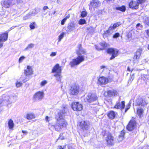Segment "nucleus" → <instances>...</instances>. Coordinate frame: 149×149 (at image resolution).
<instances>
[{"mask_svg":"<svg viewBox=\"0 0 149 149\" xmlns=\"http://www.w3.org/2000/svg\"><path fill=\"white\" fill-rule=\"evenodd\" d=\"M125 106V102L123 101L121 103L120 102L117 103L114 107V108L119 109L122 110L124 108Z\"/></svg>","mask_w":149,"mask_h":149,"instance_id":"f3484780","label":"nucleus"},{"mask_svg":"<svg viewBox=\"0 0 149 149\" xmlns=\"http://www.w3.org/2000/svg\"><path fill=\"white\" fill-rule=\"evenodd\" d=\"M54 76L56 77V80L58 82L61 81V73H56L54 74Z\"/></svg>","mask_w":149,"mask_h":149,"instance_id":"393cba45","label":"nucleus"},{"mask_svg":"<svg viewBox=\"0 0 149 149\" xmlns=\"http://www.w3.org/2000/svg\"><path fill=\"white\" fill-rule=\"evenodd\" d=\"M87 14V13L86 11H83L81 13V16L82 17H84L86 16Z\"/></svg>","mask_w":149,"mask_h":149,"instance_id":"ea45409f","label":"nucleus"},{"mask_svg":"<svg viewBox=\"0 0 149 149\" xmlns=\"http://www.w3.org/2000/svg\"><path fill=\"white\" fill-rule=\"evenodd\" d=\"M125 133V132L124 130L122 131L120 135L119 136V137L121 138L122 139H123V138Z\"/></svg>","mask_w":149,"mask_h":149,"instance_id":"e433bc0d","label":"nucleus"},{"mask_svg":"<svg viewBox=\"0 0 149 149\" xmlns=\"http://www.w3.org/2000/svg\"><path fill=\"white\" fill-rule=\"evenodd\" d=\"M97 97L96 95L90 93L87 96L85 100L88 102L90 103L96 101L97 100Z\"/></svg>","mask_w":149,"mask_h":149,"instance_id":"20e7f679","label":"nucleus"},{"mask_svg":"<svg viewBox=\"0 0 149 149\" xmlns=\"http://www.w3.org/2000/svg\"><path fill=\"white\" fill-rule=\"evenodd\" d=\"M49 119V117L48 116H46L45 117V120L46 121H49V120H48Z\"/></svg>","mask_w":149,"mask_h":149,"instance_id":"69168bd1","label":"nucleus"},{"mask_svg":"<svg viewBox=\"0 0 149 149\" xmlns=\"http://www.w3.org/2000/svg\"><path fill=\"white\" fill-rule=\"evenodd\" d=\"M25 58V57L23 56L20 57L19 59V62H21Z\"/></svg>","mask_w":149,"mask_h":149,"instance_id":"3c124183","label":"nucleus"},{"mask_svg":"<svg viewBox=\"0 0 149 149\" xmlns=\"http://www.w3.org/2000/svg\"><path fill=\"white\" fill-rule=\"evenodd\" d=\"M10 97L7 95H3L2 96L1 99H0V107L5 103H9Z\"/></svg>","mask_w":149,"mask_h":149,"instance_id":"39448f33","label":"nucleus"},{"mask_svg":"<svg viewBox=\"0 0 149 149\" xmlns=\"http://www.w3.org/2000/svg\"><path fill=\"white\" fill-rule=\"evenodd\" d=\"M22 83L20 81H19V80H18L16 83V86L17 88H19L22 85Z\"/></svg>","mask_w":149,"mask_h":149,"instance_id":"473e14b6","label":"nucleus"},{"mask_svg":"<svg viewBox=\"0 0 149 149\" xmlns=\"http://www.w3.org/2000/svg\"><path fill=\"white\" fill-rule=\"evenodd\" d=\"M35 45L33 43H30L28 45L27 47L24 49L25 51H27L30 49H31L34 47Z\"/></svg>","mask_w":149,"mask_h":149,"instance_id":"c85d7f7f","label":"nucleus"},{"mask_svg":"<svg viewBox=\"0 0 149 149\" xmlns=\"http://www.w3.org/2000/svg\"><path fill=\"white\" fill-rule=\"evenodd\" d=\"M57 149H64L63 148H62L61 146H59L57 147Z\"/></svg>","mask_w":149,"mask_h":149,"instance_id":"680f3d73","label":"nucleus"},{"mask_svg":"<svg viewBox=\"0 0 149 149\" xmlns=\"http://www.w3.org/2000/svg\"><path fill=\"white\" fill-rule=\"evenodd\" d=\"M1 5L2 6L5 8H8L10 6L9 3L7 1H2Z\"/></svg>","mask_w":149,"mask_h":149,"instance_id":"cd10ccee","label":"nucleus"},{"mask_svg":"<svg viewBox=\"0 0 149 149\" xmlns=\"http://www.w3.org/2000/svg\"><path fill=\"white\" fill-rule=\"evenodd\" d=\"M44 93L43 92L39 91L36 93L34 96V99L36 100H41L43 97Z\"/></svg>","mask_w":149,"mask_h":149,"instance_id":"ddd939ff","label":"nucleus"},{"mask_svg":"<svg viewBox=\"0 0 149 149\" xmlns=\"http://www.w3.org/2000/svg\"><path fill=\"white\" fill-rule=\"evenodd\" d=\"M100 4V1L98 0H93L91 2L89 6V9L91 10V7L95 8L99 7Z\"/></svg>","mask_w":149,"mask_h":149,"instance_id":"9b49d317","label":"nucleus"},{"mask_svg":"<svg viewBox=\"0 0 149 149\" xmlns=\"http://www.w3.org/2000/svg\"><path fill=\"white\" fill-rule=\"evenodd\" d=\"M118 94L117 92L116 91L113 90V91H112V96L114 95L115 96V95H117Z\"/></svg>","mask_w":149,"mask_h":149,"instance_id":"09e8293b","label":"nucleus"},{"mask_svg":"<svg viewBox=\"0 0 149 149\" xmlns=\"http://www.w3.org/2000/svg\"><path fill=\"white\" fill-rule=\"evenodd\" d=\"M105 95L107 96L108 98L111 97L112 96V91L109 90L105 93Z\"/></svg>","mask_w":149,"mask_h":149,"instance_id":"7c9ffc66","label":"nucleus"},{"mask_svg":"<svg viewBox=\"0 0 149 149\" xmlns=\"http://www.w3.org/2000/svg\"><path fill=\"white\" fill-rule=\"evenodd\" d=\"M145 23L148 25H149V17L147 18V19H146Z\"/></svg>","mask_w":149,"mask_h":149,"instance_id":"13d9d810","label":"nucleus"},{"mask_svg":"<svg viewBox=\"0 0 149 149\" xmlns=\"http://www.w3.org/2000/svg\"><path fill=\"white\" fill-rule=\"evenodd\" d=\"M57 52H52L50 54V56H55Z\"/></svg>","mask_w":149,"mask_h":149,"instance_id":"864d4df0","label":"nucleus"},{"mask_svg":"<svg viewBox=\"0 0 149 149\" xmlns=\"http://www.w3.org/2000/svg\"><path fill=\"white\" fill-rule=\"evenodd\" d=\"M8 126L9 129H13L14 127V124L12 119L9 120L8 122Z\"/></svg>","mask_w":149,"mask_h":149,"instance_id":"a878e982","label":"nucleus"},{"mask_svg":"<svg viewBox=\"0 0 149 149\" xmlns=\"http://www.w3.org/2000/svg\"><path fill=\"white\" fill-rule=\"evenodd\" d=\"M70 17V15H68V16H67L65 18H66L67 19L68 18H69Z\"/></svg>","mask_w":149,"mask_h":149,"instance_id":"774afa93","label":"nucleus"},{"mask_svg":"<svg viewBox=\"0 0 149 149\" xmlns=\"http://www.w3.org/2000/svg\"><path fill=\"white\" fill-rule=\"evenodd\" d=\"M63 134H61L60 135L59 137L58 138V139H61V140H63L64 139V138L62 136Z\"/></svg>","mask_w":149,"mask_h":149,"instance_id":"4d7b16f0","label":"nucleus"},{"mask_svg":"<svg viewBox=\"0 0 149 149\" xmlns=\"http://www.w3.org/2000/svg\"><path fill=\"white\" fill-rule=\"evenodd\" d=\"M120 34L118 33H116L113 36V37L114 38H116L120 36Z\"/></svg>","mask_w":149,"mask_h":149,"instance_id":"79ce46f5","label":"nucleus"},{"mask_svg":"<svg viewBox=\"0 0 149 149\" xmlns=\"http://www.w3.org/2000/svg\"><path fill=\"white\" fill-rule=\"evenodd\" d=\"M90 123L87 121H82L80 123V127L83 130H88L90 126Z\"/></svg>","mask_w":149,"mask_h":149,"instance_id":"0eeeda50","label":"nucleus"},{"mask_svg":"<svg viewBox=\"0 0 149 149\" xmlns=\"http://www.w3.org/2000/svg\"><path fill=\"white\" fill-rule=\"evenodd\" d=\"M77 27L76 25L73 23H70L68 25L67 29L68 31L71 32L76 29Z\"/></svg>","mask_w":149,"mask_h":149,"instance_id":"6ab92c4d","label":"nucleus"},{"mask_svg":"<svg viewBox=\"0 0 149 149\" xmlns=\"http://www.w3.org/2000/svg\"><path fill=\"white\" fill-rule=\"evenodd\" d=\"M61 67L58 64H56L53 68L52 72L53 73H61Z\"/></svg>","mask_w":149,"mask_h":149,"instance_id":"4468645a","label":"nucleus"},{"mask_svg":"<svg viewBox=\"0 0 149 149\" xmlns=\"http://www.w3.org/2000/svg\"><path fill=\"white\" fill-rule=\"evenodd\" d=\"M35 22H33L31 23L29 26L30 28L32 29H34L35 28Z\"/></svg>","mask_w":149,"mask_h":149,"instance_id":"a19ab883","label":"nucleus"},{"mask_svg":"<svg viewBox=\"0 0 149 149\" xmlns=\"http://www.w3.org/2000/svg\"><path fill=\"white\" fill-rule=\"evenodd\" d=\"M47 83V81L46 80H44L42 81L40 84V85L41 86H45Z\"/></svg>","mask_w":149,"mask_h":149,"instance_id":"a18cd8bd","label":"nucleus"},{"mask_svg":"<svg viewBox=\"0 0 149 149\" xmlns=\"http://www.w3.org/2000/svg\"><path fill=\"white\" fill-rule=\"evenodd\" d=\"M107 116L110 119L112 118V111H110L107 114Z\"/></svg>","mask_w":149,"mask_h":149,"instance_id":"c03bdc74","label":"nucleus"},{"mask_svg":"<svg viewBox=\"0 0 149 149\" xmlns=\"http://www.w3.org/2000/svg\"><path fill=\"white\" fill-rule=\"evenodd\" d=\"M130 104H127L126 107V108L125 110V113L127 111L130 109Z\"/></svg>","mask_w":149,"mask_h":149,"instance_id":"49530a36","label":"nucleus"},{"mask_svg":"<svg viewBox=\"0 0 149 149\" xmlns=\"http://www.w3.org/2000/svg\"><path fill=\"white\" fill-rule=\"evenodd\" d=\"M146 33L148 36H149V29L148 30L146 31Z\"/></svg>","mask_w":149,"mask_h":149,"instance_id":"338daca9","label":"nucleus"},{"mask_svg":"<svg viewBox=\"0 0 149 149\" xmlns=\"http://www.w3.org/2000/svg\"><path fill=\"white\" fill-rule=\"evenodd\" d=\"M139 6V3L136 1H132L129 4V7L130 8L135 9H137L138 8Z\"/></svg>","mask_w":149,"mask_h":149,"instance_id":"2eb2a0df","label":"nucleus"},{"mask_svg":"<svg viewBox=\"0 0 149 149\" xmlns=\"http://www.w3.org/2000/svg\"><path fill=\"white\" fill-rule=\"evenodd\" d=\"M118 50L117 49L112 48V59L118 56Z\"/></svg>","mask_w":149,"mask_h":149,"instance_id":"412c9836","label":"nucleus"},{"mask_svg":"<svg viewBox=\"0 0 149 149\" xmlns=\"http://www.w3.org/2000/svg\"><path fill=\"white\" fill-rule=\"evenodd\" d=\"M134 77V74H132V75H131L130 77V79L128 81V83H129L130 82V83H131L133 80Z\"/></svg>","mask_w":149,"mask_h":149,"instance_id":"f704fd0d","label":"nucleus"},{"mask_svg":"<svg viewBox=\"0 0 149 149\" xmlns=\"http://www.w3.org/2000/svg\"><path fill=\"white\" fill-rule=\"evenodd\" d=\"M116 9L117 10H119L122 12H124L126 10V8L125 6H123L120 7H117Z\"/></svg>","mask_w":149,"mask_h":149,"instance_id":"c756f323","label":"nucleus"},{"mask_svg":"<svg viewBox=\"0 0 149 149\" xmlns=\"http://www.w3.org/2000/svg\"><path fill=\"white\" fill-rule=\"evenodd\" d=\"M79 88L78 86L76 84L72 85L70 89V93L74 95H77L79 93Z\"/></svg>","mask_w":149,"mask_h":149,"instance_id":"7ed1b4c3","label":"nucleus"},{"mask_svg":"<svg viewBox=\"0 0 149 149\" xmlns=\"http://www.w3.org/2000/svg\"><path fill=\"white\" fill-rule=\"evenodd\" d=\"M121 24L120 22H118L115 23L112 26V29H114L117 27H118Z\"/></svg>","mask_w":149,"mask_h":149,"instance_id":"2f4dec72","label":"nucleus"},{"mask_svg":"<svg viewBox=\"0 0 149 149\" xmlns=\"http://www.w3.org/2000/svg\"><path fill=\"white\" fill-rule=\"evenodd\" d=\"M109 82L108 78L104 77H101L98 79L97 84L100 85H104L107 84Z\"/></svg>","mask_w":149,"mask_h":149,"instance_id":"9d476101","label":"nucleus"},{"mask_svg":"<svg viewBox=\"0 0 149 149\" xmlns=\"http://www.w3.org/2000/svg\"><path fill=\"white\" fill-rule=\"evenodd\" d=\"M107 51L108 54H112V48H108L107 49Z\"/></svg>","mask_w":149,"mask_h":149,"instance_id":"8fccbe9b","label":"nucleus"},{"mask_svg":"<svg viewBox=\"0 0 149 149\" xmlns=\"http://www.w3.org/2000/svg\"><path fill=\"white\" fill-rule=\"evenodd\" d=\"M143 50L141 48L137 49L136 52L135 53L133 57L134 62L135 63L136 61L139 59L142 53Z\"/></svg>","mask_w":149,"mask_h":149,"instance_id":"1a4fd4ad","label":"nucleus"},{"mask_svg":"<svg viewBox=\"0 0 149 149\" xmlns=\"http://www.w3.org/2000/svg\"><path fill=\"white\" fill-rule=\"evenodd\" d=\"M22 132L24 133V134H27V132L26 131H24V130H22Z\"/></svg>","mask_w":149,"mask_h":149,"instance_id":"0e129e2a","label":"nucleus"},{"mask_svg":"<svg viewBox=\"0 0 149 149\" xmlns=\"http://www.w3.org/2000/svg\"><path fill=\"white\" fill-rule=\"evenodd\" d=\"M25 117L29 120H31L35 118V114L33 113H29L27 114L26 115Z\"/></svg>","mask_w":149,"mask_h":149,"instance_id":"4be33fe9","label":"nucleus"},{"mask_svg":"<svg viewBox=\"0 0 149 149\" xmlns=\"http://www.w3.org/2000/svg\"><path fill=\"white\" fill-rule=\"evenodd\" d=\"M67 111L66 109L64 108L62 111L58 112L56 116V118L57 120L56 123L55 125H52L56 131H59L63 127L66 126L67 122L63 118L67 115Z\"/></svg>","mask_w":149,"mask_h":149,"instance_id":"f257e3e1","label":"nucleus"},{"mask_svg":"<svg viewBox=\"0 0 149 149\" xmlns=\"http://www.w3.org/2000/svg\"><path fill=\"white\" fill-rule=\"evenodd\" d=\"M143 26L140 23L137 24L136 26V28L138 30H141Z\"/></svg>","mask_w":149,"mask_h":149,"instance_id":"58836bf2","label":"nucleus"},{"mask_svg":"<svg viewBox=\"0 0 149 149\" xmlns=\"http://www.w3.org/2000/svg\"><path fill=\"white\" fill-rule=\"evenodd\" d=\"M66 20V18H64V19H63L61 21V24L62 25H64Z\"/></svg>","mask_w":149,"mask_h":149,"instance_id":"de8ad7c7","label":"nucleus"},{"mask_svg":"<svg viewBox=\"0 0 149 149\" xmlns=\"http://www.w3.org/2000/svg\"><path fill=\"white\" fill-rule=\"evenodd\" d=\"M101 69H103V70H108L106 66L104 65H102L100 67ZM108 71H109V70H108Z\"/></svg>","mask_w":149,"mask_h":149,"instance_id":"603ef678","label":"nucleus"},{"mask_svg":"<svg viewBox=\"0 0 149 149\" xmlns=\"http://www.w3.org/2000/svg\"><path fill=\"white\" fill-rule=\"evenodd\" d=\"M78 49L77 50V53L78 56L76 58L73 59L70 62V65L71 67L78 65L84 60V56L82 55L85 54L86 51L82 47L81 44L78 45Z\"/></svg>","mask_w":149,"mask_h":149,"instance_id":"f03ea898","label":"nucleus"},{"mask_svg":"<svg viewBox=\"0 0 149 149\" xmlns=\"http://www.w3.org/2000/svg\"><path fill=\"white\" fill-rule=\"evenodd\" d=\"M21 2H22L23 3H24L25 2H27L28 1V0H20Z\"/></svg>","mask_w":149,"mask_h":149,"instance_id":"e2e57ef3","label":"nucleus"},{"mask_svg":"<svg viewBox=\"0 0 149 149\" xmlns=\"http://www.w3.org/2000/svg\"><path fill=\"white\" fill-rule=\"evenodd\" d=\"M107 145L109 146L112 145V135L111 134H108L106 139Z\"/></svg>","mask_w":149,"mask_h":149,"instance_id":"aec40b11","label":"nucleus"},{"mask_svg":"<svg viewBox=\"0 0 149 149\" xmlns=\"http://www.w3.org/2000/svg\"><path fill=\"white\" fill-rule=\"evenodd\" d=\"M71 107L73 110L77 111H80L82 109V105L79 102H72Z\"/></svg>","mask_w":149,"mask_h":149,"instance_id":"423d86ee","label":"nucleus"},{"mask_svg":"<svg viewBox=\"0 0 149 149\" xmlns=\"http://www.w3.org/2000/svg\"><path fill=\"white\" fill-rule=\"evenodd\" d=\"M143 110L142 108H140L139 109L138 108L137 109V113L140 118H141V115L143 113Z\"/></svg>","mask_w":149,"mask_h":149,"instance_id":"bb28decb","label":"nucleus"},{"mask_svg":"<svg viewBox=\"0 0 149 149\" xmlns=\"http://www.w3.org/2000/svg\"><path fill=\"white\" fill-rule=\"evenodd\" d=\"M64 33L63 32L58 36V42L61 41V39L63 38L64 35Z\"/></svg>","mask_w":149,"mask_h":149,"instance_id":"c9c22d12","label":"nucleus"},{"mask_svg":"<svg viewBox=\"0 0 149 149\" xmlns=\"http://www.w3.org/2000/svg\"><path fill=\"white\" fill-rule=\"evenodd\" d=\"M135 104L136 106H144L146 105L145 101L140 97L139 98L136 100Z\"/></svg>","mask_w":149,"mask_h":149,"instance_id":"dca6fc26","label":"nucleus"},{"mask_svg":"<svg viewBox=\"0 0 149 149\" xmlns=\"http://www.w3.org/2000/svg\"><path fill=\"white\" fill-rule=\"evenodd\" d=\"M86 23V20L84 19H81L79 22V24L81 25H82L85 24Z\"/></svg>","mask_w":149,"mask_h":149,"instance_id":"72a5a7b5","label":"nucleus"},{"mask_svg":"<svg viewBox=\"0 0 149 149\" xmlns=\"http://www.w3.org/2000/svg\"><path fill=\"white\" fill-rule=\"evenodd\" d=\"M31 15V14H27L26 16L24 17V19H27L28 18V17L30 16Z\"/></svg>","mask_w":149,"mask_h":149,"instance_id":"6e6d98bb","label":"nucleus"},{"mask_svg":"<svg viewBox=\"0 0 149 149\" xmlns=\"http://www.w3.org/2000/svg\"><path fill=\"white\" fill-rule=\"evenodd\" d=\"M8 33H5L2 34H0V43L6 41L8 38Z\"/></svg>","mask_w":149,"mask_h":149,"instance_id":"a211bd4d","label":"nucleus"},{"mask_svg":"<svg viewBox=\"0 0 149 149\" xmlns=\"http://www.w3.org/2000/svg\"><path fill=\"white\" fill-rule=\"evenodd\" d=\"M118 115L116 112L112 111V119L118 117Z\"/></svg>","mask_w":149,"mask_h":149,"instance_id":"4c0bfd02","label":"nucleus"},{"mask_svg":"<svg viewBox=\"0 0 149 149\" xmlns=\"http://www.w3.org/2000/svg\"><path fill=\"white\" fill-rule=\"evenodd\" d=\"M146 0H137V1L139 3H143Z\"/></svg>","mask_w":149,"mask_h":149,"instance_id":"5fc2aeb1","label":"nucleus"},{"mask_svg":"<svg viewBox=\"0 0 149 149\" xmlns=\"http://www.w3.org/2000/svg\"><path fill=\"white\" fill-rule=\"evenodd\" d=\"M48 9H49V8L47 6H44L43 8V10H46Z\"/></svg>","mask_w":149,"mask_h":149,"instance_id":"052dcab7","label":"nucleus"},{"mask_svg":"<svg viewBox=\"0 0 149 149\" xmlns=\"http://www.w3.org/2000/svg\"><path fill=\"white\" fill-rule=\"evenodd\" d=\"M136 126V122L134 120H131L127 125V130L130 131L133 130Z\"/></svg>","mask_w":149,"mask_h":149,"instance_id":"6e6552de","label":"nucleus"},{"mask_svg":"<svg viewBox=\"0 0 149 149\" xmlns=\"http://www.w3.org/2000/svg\"><path fill=\"white\" fill-rule=\"evenodd\" d=\"M100 45L102 47V48H101V50L104 49L107 47L109 46V44L106 43V42L104 41L100 42Z\"/></svg>","mask_w":149,"mask_h":149,"instance_id":"5701e85b","label":"nucleus"},{"mask_svg":"<svg viewBox=\"0 0 149 149\" xmlns=\"http://www.w3.org/2000/svg\"><path fill=\"white\" fill-rule=\"evenodd\" d=\"M33 73V69L30 66L28 65L27 68L24 70V74L27 77H29V76L31 75Z\"/></svg>","mask_w":149,"mask_h":149,"instance_id":"f8f14e48","label":"nucleus"},{"mask_svg":"<svg viewBox=\"0 0 149 149\" xmlns=\"http://www.w3.org/2000/svg\"><path fill=\"white\" fill-rule=\"evenodd\" d=\"M95 47L96 49L98 51L101 50V48H100L99 47L96 45H95Z\"/></svg>","mask_w":149,"mask_h":149,"instance_id":"bf43d9fd","label":"nucleus"},{"mask_svg":"<svg viewBox=\"0 0 149 149\" xmlns=\"http://www.w3.org/2000/svg\"><path fill=\"white\" fill-rule=\"evenodd\" d=\"M29 77H27L25 76V77H20L18 80L23 83L28 81L29 80Z\"/></svg>","mask_w":149,"mask_h":149,"instance_id":"b1692460","label":"nucleus"},{"mask_svg":"<svg viewBox=\"0 0 149 149\" xmlns=\"http://www.w3.org/2000/svg\"><path fill=\"white\" fill-rule=\"evenodd\" d=\"M109 30L106 31L103 34V37H107L109 35Z\"/></svg>","mask_w":149,"mask_h":149,"instance_id":"37998d69","label":"nucleus"}]
</instances>
